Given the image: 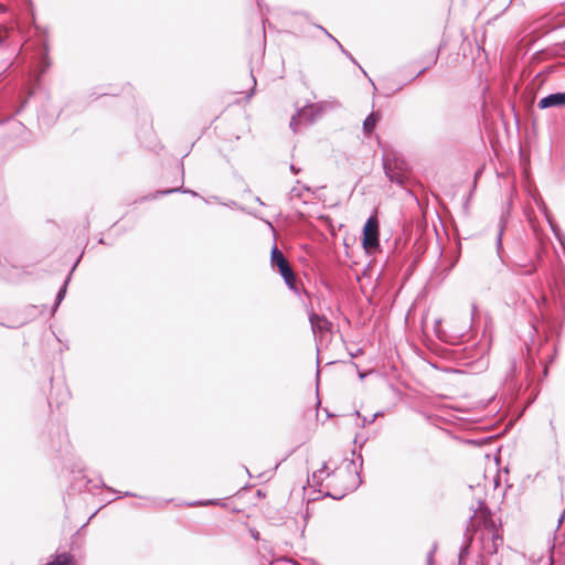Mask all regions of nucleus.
Masks as SVG:
<instances>
[{
  "label": "nucleus",
  "mask_w": 565,
  "mask_h": 565,
  "mask_svg": "<svg viewBox=\"0 0 565 565\" xmlns=\"http://www.w3.org/2000/svg\"><path fill=\"white\" fill-rule=\"evenodd\" d=\"M216 503H217V501H215V500H210V501H206V502H200V504H202V505L216 504Z\"/></svg>",
  "instance_id": "4468645a"
},
{
  "label": "nucleus",
  "mask_w": 565,
  "mask_h": 565,
  "mask_svg": "<svg viewBox=\"0 0 565 565\" xmlns=\"http://www.w3.org/2000/svg\"><path fill=\"white\" fill-rule=\"evenodd\" d=\"M270 263L273 267H277L285 282L292 288L295 282V275L289 266L288 260L282 252L275 245L270 253Z\"/></svg>",
  "instance_id": "f03ea898"
},
{
  "label": "nucleus",
  "mask_w": 565,
  "mask_h": 565,
  "mask_svg": "<svg viewBox=\"0 0 565 565\" xmlns=\"http://www.w3.org/2000/svg\"><path fill=\"white\" fill-rule=\"evenodd\" d=\"M183 192H184V193H188V192H190V193H191L192 195H194V196H198V193H196V192H194V191H188V190H183Z\"/></svg>",
  "instance_id": "f3484780"
},
{
  "label": "nucleus",
  "mask_w": 565,
  "mask_h": 565,
  "mask_svg": "<svg viewBox=\"0 0 565 565\" xmlns=\"http://www.w3.org/2000/svg\"><path fill=\"white\" fill-rule=\"evenodd\" d=\"M380 119L379 113H371L363 121V130L365 134H371L375 127L376 121Z\"/></svg>",
  "instance_id": "0eeeda50"
},
{
  "label": "nucleus",
  "mask_w": 565,
  "mask_h": 565,
  "mask_svg": "<svg viewBox=\"0 0 565 565\" xmlns=\"http://www.w3.org/2000/svg\"><path fill=\"white\" fill-rule=\"evenodd\" d=\"M68 280H70V277L64 281V285L61 287V289L57 292L55 308L62 302V300L65 297Z\"/></svg>",
  "instance_id": "1a4fd4ad"
},
{
  "label": "nucleus",
  "mask_w": 565,
  "mask_h": 565,
  "mask_svg": "<svg viewBox=\"0 0 565 565\" xmlns=\"http://www.w3.org/2000/svg\"><path fill=\"white\" fill-rule=\"evenodd\" d=\"M290 170L294 172V173H298V170L296 169V167L294 164L290 166Z\"/></svg>",
  "instance_id": "dca6fc26"
},
{
  "label": "nucleus",
  "mask_w": 565,
  "mask_h": 565,
  "mask_svg": "<svg viewBox=\"0 0 565 565\" xmlns=\"http://www.w3.org/2000/svg\"><path fill=\"white\" fill-rule=\"evenodd\" d=\"M327 470V465L324 463L323 467L312 473V481L319 483L323 479V473Z\"/></svg>",
  "instance_id": "9d476101"
},
{
  "label": "nucleus",
  "mask_w": 565,
  "mask_h": 565,
  "mask_svg": "<svg viewBox=\"0 0 565 565\" xmlns=\"http://www.w3.org/2000/svg\"><path fill=\"white\" fill-rule=\"evenodd\" d=\"M45 565H74L73 556L68 553H62Z\"/></svg>",
  "instance_id": "6e6552de"
},
{
  "label": "nucleus",
  "mask_w": 565,
  "mask_h": 565,
  "mask_svg": "<svg viewBox=\"0 0 565 565\" xmlns=\"http://www.w3.org/2000/svg\"><path fill=\"white\" fill-rule=\"evenodd\" d=\"M376 416H377V414H374V415H373V417H372L371 419H369V418H363V426H364L365 424H371V423H373V422H374V419L376 418Z\"/></svg>",
  "instance_id": "ddd939ff"
},
{
  "label": "nucleus",
  "mask_w": 565,
  "mask_h": 565,
  "mask_svg": "<svg viewBox=\"0 0 565 565\" xmlns=\"http://www.w3.org/2000/svg\"><path fill=\"white\" fill-rule=\"evenodd\" d=\"M178 191V189H172V190H167L164 192H162L163 194H168V193H172V192H175Z\"/></svg>",
  "instance_id": "2eb2a0df"
},
{
  "label": "nucleus",
  "mask_w": 565,
  "mask_h": 565,
  "mask_svg": "<svg viewBox=\"0 0 565 565\" xmlns=\"http://www.w3.org/2000/svg\"><path fill=\"white\" fill-rule=\"evenodd\" d=\"M565 106V93L550 94L540 99L537 107L540 109H546L550 107H563Z\"/></svg>",
  "instance_id": "39448f33"
},
{
  "label": "nucleus",
  "mask_w": 565,
  "mask_h": 565,
  "mask_svg": "<svg viewBox=\"0 0 565 565\" xmlns=\"http://www.w3.org/2000/svg\"><path fill=\"white\" fill-rule=\"evenodd\" d=\"M499 542H500V543L502 542V537H501V536H499V535L493 534V535H492V544H493V547H492V550H490V551H489V553H494V552H497V546H498V543H499Z\"/></svg>",
  "instance_id": "9b49d317"
},
{
  "label": "nucleus",
  "mask_w": 565,
  "mask_h": 565,
  "mask_svg": "<svg viewBox=\"0 0 565 565\" xmlns=\"http://www.w3.org/2000/svg\"><path fill=\"white\" fill-rule=\"evenodd\" d=\"M309 320L313 333H323L331 328V322L323 316L311 313Z\"/></svg>",
  "instance_id": "423d86ee"
},
{
  "label": "nucleus",
  "mask_w": 565,
  "mask_h": 565,
  "mask_svg": "<svg viewBox=\"0 0 565 565\" xmlns=\"http://www.w3.org/2000/svg\"><path fill=\"white\" fill-rule=\"evenodd\" d=\"M383 167L386 177L397 184H403L406 179L407 164L394 152H386L383 156Z\"/></svg>",
  "instance_id": "f257e3e1"
},
{
  "label": "nucleus",
  "mask_w": 565,
  "mask_h": 565,
  "mask_svg": "<svg viewBox=\"0 0 565 565\" xmlns=\"http://www.w3.org/2000/svg\"><path fill=\"white\" fill-rule=\"evenodd\" d=\"M321 111L322 107L319 104L305 106L292 116L289 126L294 132H297L301 122H312Z\"/></svg>",
  "instance_id": "7ed1b4c3"
},
{
  "label": "nucleus",
  "mask_w": 565,
  "mask_h": 565,
  "mask_svg": "<svg viewBox=\"0 0 565 565\" xmlns=\"http://www.w3.org/2000/svg\"><path fill=\"white\" fill-rule=\"evenodd\" d=\"M497 246H498V252H500V248L502 247V231H500V233L498 234Z\"/></svg>",
  "instance_id": "f8f14e48"
},
{
  "label": "nucleus",
  "mask_w": 565,
  "mask_h": 565,
  "mask_svg": "<svg viewBox=\"0 0 565 565\" xmlns=\"http://www.w3.org/2000/svg\"><path fill=\"white\" fill-rule=\"evenodd\" d=\"M363 246L365 249H373L379 246V223L374 216L369 217L364 224Z\"/></svg>",
  "instance_id": "20e7f679"
},
{
  "label": "nucleus",
  "mask_w": 565,
  "mask_h": 565,
  "mask_svg": "<svg viewBox=\"0 0 565 565\" xmlns=\"http://www.w3.org/2000/svg\"><path fill=\"white\" fill-rule=\"evenodd\" d=\"M347 56L353 62V63H356L355 60L353 58V56H351L349 53H345Z\"/></svg>",
  "instance_id": "a211bd4d"
}]
</instances>
